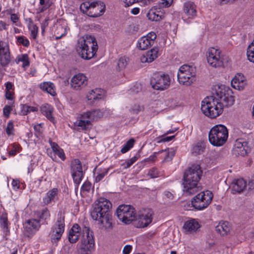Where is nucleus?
<instances>
[{"label":"nucleus","mask_w":254,"mask_h":254,"mask_svg":"<svg viewBox=\"0 0 254 254\" xmlns=\"http://www.w3.org/2000/svg\"><path fill=\"white\" fill-rule=\"evenodd\" d=\"M155 8L150 9L147 14L148 18L151 21H159L163 19V14H160L159 11H155Z\"/></svg>","instance_id":"obj_34"},{"label":"nucleus","mask_w":254,"mask_h":254,"mask_svg":"<svg viewBox=\"0 0 254 254\" xmlns=\"http://www.w3.org/2000/svg\"><path fill=\"white\" fill-rule=\"evenodd\" d=\"M184 13L188 17V19L183 17V19L185 22L189 23L190 22V19L193 18L196 16V10L195 6L193 2L191 1L186 2L184 4Z\"/></svg>","instance_id":"obj_20"},{"label":"nucleus","mask_w":254,"mask_h":254,"mask_svg":"<svg viewBox=\"0 0 254 254\" xmlns=\"http://www.w3.org/2000/svg\"><path fill=\"white\" fill-rule=\"evenodd\" d=\"M112 206L109 200L100 197L94 203L90 211L92 218L99 221L107 231H110L113 228L112 216L110 211Z\"/></svg>","instance_id":"obj_1"},{"label":"nucleus","mask_w":254,"mask_h":254,"mask_svg":"<svg viewBox=\"0 0 254 254\" xmlns=\"http://www.w3.org/2000/svg\"><path fill=\"white\" fill-rule=\"evenodd\" d=\"M183 185L184 186V191L188 194H192L199 190V186L198 184L194 183L189 178H183Z\"/></svg>","instance_id":"obj_22"},{"label":"nucleus","mask_w":254,"mask_h":254,"mask_svg":"<svg viewBox=\"0 0 254 254\" xmlns=\"http://www.w3.org/2000/svg\"><path fill=\"white\" fill-rule=\"evenodd\" d=\"M138 158L136 156H134L129 160H127L126 162V168H128L131 165H132L135 161H137Z\"/></svg>","instance_id":"obj_56"},{"label":"nucleus","mask_w":254,"mask_h":254,"mask_svg":"<svg viewBox=\"0 0 254 254\" xmlns=\"http://www.w3.org/2000/svg\"><path fill=\"white\" fill-rule=\"evenodd\" d=\"M205 148L202 144L197 143L193 146L192 153L195 155L200 154L203 152Z\"/></svg>","instance_id":"obj_43"},{"label":"nucleus","mask_w":254,"mask_h":254,"mask_svg":"<svg viewBox=\"0 0 254 254\" xmlns=\"http://www.w3.org/2000/svg\"><path fill=\"white\" fill-rule=\"evenodd\" d=\"M12 110V105H5L3 108V113L6 118H9V114Z\"/></svg>","instance_id":"obj_50"},{"label":"nucleus","mask_w":254,"mask_h":254,"mask_svg":"<svg viewBox=\"0 0 254 254\" xmlns=\"http://www.w3.org/2000/svg\"><path fill=\"white\" fill-rule=\"evenodd\" d=\"M220 102H222L224 106H230L234 104V97L228 93H225L222 91L216 92V96Z\"/></svg>","instance_id":"obj_28"},{"label":"nucleus","mask_w":254,"mask_h":254,"mask_svg":"<svg viewBox=\"0 0 254 254\" xmlns=\"http://www.w3.org/2000/svg\"><path fill=\"white\" fill-rule=\"evenodd\" d=\"M105 91L100 88H95L92 90L87 95L88 100L95 101L104 97Z\"/></svg>","instance_id":"obj_30"},{"label":"nucleus","mask_w":254,"mask_h":254,"mask_svg":"<svg viewBox=\"0 0 254 254\" xmlns=\"http://www.w3.org/2000/svg\"><path fill=\"white\" fill-rule=\"evenodd\" d=\"M152 41L148 40V39L145 36L141 37L138 41L137 46L141 50H145L150 47L153 44L151 43Z\"/></svg>","instance_id":"obj_35"},{"label":"nucleus","mask_w":254,"mask_h":254,"mask_svg":"<svg viewBox=\"0 0 254 254\" xmlns=\"http://www.w3.org/2000/svg\"><path fill=\"white\" fill-rule=\"evenodd\" d=\"M200 227L198 221L194 219H191L185 222L183 229L186 233L191 234L195 232Z\"/></svg>","instance_id":"obj_25"},{"label":"nucleus","mask_w":254,"mask_h":254,"mask_svg":"<svg viewBox=\"0 0 254 254\" xmlns=\"http://www.w3.org/2000/svg\"><path fill=\"white\" fill-rule=\"evenodd\" d=\"M228 137V130L223 125H216L212 127L208 134L210 143L214 146H221Z\"/></svg>","instance_id":"obj_5"},{"label":"nucleus","mask_w":254,"mask_h":254,"mask_svg":"<svg viewBox=\"0 0 254 254\" xmlns=\"http://www.w3.org/2000/svg\"><path fill=\"white\" fill-rule=\"evenodd\" d=\"M160 153H163L164 155V161L168 162L171 161L175 155V151L171 149L170 150H162L159 151Z\"/></svg>","instance_id":"obj_36"},{"label":"nucleus","mask_w":254,"mask_h":254,"mask_svg":"<svg viewBox=\"0 0 254 254\" xmlns=\"http://www.w3.org/2000/svg\"><path fill=\"white\" fill-rule=\"evenodd\" d=\"M17 42L22 44L25 47H28L29 46V42L27 39L24 38L23 36H19L17 37Z\"/></svg>","instance_id":"obj_51"},{"label":"nucleus","mask_w":254,"mask_h":254,"mask_svg":"<svg viewBox=\"0 0 254 254\" xmlns=\"http://www.w3.org/2000/svg\"><path fill=\"white\" fill-rule=\"evenodd\" d=\"M128 64V58L126 57H123L119 59L118 63V66L119 70L124 69Z\"/></svg>","instance_id":"obj_44"},{"label":"nucleus","mask_w":254,"mask_h":254,"mask_svg":"<svg viewBox=\"0 0 254 254\" xmlns=\"http://www.w3.org/2000/svg\"><path fill=\"white\" fill-rule=\"evenodd\" d=\"M11 146H12V149L9 151L8 154L9 156H15L19 148V145L16 143H14L11 144Z\"/></svg>","instance_id":"obj_52"},{"label":"nucleus","mask_w":254,"mask_h":254,"mask_svg":"<svg viewBox=\"0 0 254 254\" xmlns=\"http://www.w3.org/2000/svg\"><path fill=\"white\" fill-rule=\"evenodd\" d=\"M202 171L198 164H193L185 172L184 177L189 178L194 183L198 184Z\"/></svg>","instance_id":"obj_15"},{"label":"nucleus","mask_w":254,"mask_h":254,"mask_svg":"<svg viewBox=\"0 0 254 254\" xmlns=\"http://www.w3.org/2000/svg\"><path fill=\"white\" fill-rule=\"evenodd\" d=\"M213 196L212 193L209 190L201 192L192 198L191 204L196 210H203L211 203Z\"/></svg>","instance_id":"obj_9"},{"label":"nucleus","mask_w":254,"mask_h":254,"mask_svg":"<svg viewBox=\"0 0 254 254\" xmlns=\"http://www.w3.org/2000/svg\"><path fill=\"white\" fill-rule=\"evenodd\" d=\"M5 131L6 134L9 136L14 134V125L12 121H9L7 123Z\"/></svg>","instance_id":"obj_46"},{"label":"nucleus","mask_w":254,"mask_h":254,"mask_svg":"<svg viewBox=\"0 0 254 254\" xmlns=\"http://www.w3.org/2000/svg\"><path fill=\"white\" fill-rule=\"evenodd\" d=\"M247 55L248 60L254 63V39L247 48Z\"/></svg>","instance_id":"obj_38"},{"label":"nucleus","mask_w":254,"mask_h":254,"mask_svg":"<svg viewBox=\"0 0 254 254\" xmlns=\"http://www.w3.org/2000/svg\"><path fill=\"white\" fill-rule=\"evenodd\" d=\"M159 49L155 47L148 51L145 55L141 57L140 61L142 63H151L158 56Z\"/></svg>","instance_id":"obj_27"},{"label":"nucleus","mask_w":254,"mask_h":254,"mask_svg":"<svg viewBox=\"0 0 254 254\" xmlns=\"http://www.w3.org/2000/svg\"><path fill=\"white\" fill-rule=\"evenodd\" d=\"M246 182L243 179L235 180L232 185V190L234 193H240L244 190L246 187Z\"/></svg>","instance_id":"obj_32"},{"label":"nucleus","mask_w":254,"mask_h":254,"mask_svg":"<svg viewBox=\"0 0 254 254\" xmlns=\"http://www.w3.org/2000/svg\"><path fill=\"white\" fill-rule=\"evenodd\" d=\"M11 61L8 44L2 41H0V64L7 67Z\"/></svg>","instance_id":"obj_16"},{"label":"nucleus","mask_w":254,"mask_h":254,"mask_svg":"<svg viewBox=\"0 0 254 254\" xmlns=\"http://www.w3.org/2000/svg\"><path fill=\"white\" fill-rule=\"evenodd\" d=\"M81 235L82 237L80 243L78 247L93 251L95 244L94 236L93 232L88 226L83 227L81 231L80 226L77 224H74L69 230L68 240L71 243H75Z\"/></svg>","instance_id":"obj_2"},{"label":"nucleus","mask_w":254,"mask_h":254,"mask_svg":"<svg viewBox=\"0 0 254 254\" xmlns=\"http://www.w3.org/2000/svg\"><path fill=\"white\" fill-rule=\"evenodd\" d=\"M40 6L39 7L40 12H43L50 6L49 0H39Z\"/></svg>","instance_id":"obj_45"},{"label":"nucleus","mask_w":254,"mask_h":254,"mask_svg":"<svg viewBox=\"0 0 254 254\" xmlns=\"http://www.w3.org/2000/svg\"><path fill=\"white\" fill-rule=\"evenodd\" d=\"M153 211L150 209L144 210L141 214L136 217L135 221H138L136 227L144 228L147 227L152 221Z\"/></svg>","instance_id":"obj_19"},{"label":"nucleus","mask_w":254,"mask_h":254,"mask_svg":"<svg viewBox=\"0 0 254 254\" xmlns=\"http://www.w3.org/2000/svg\"><path fill=\"white\" fill-rule=\"evenodd\" d=\"M88 79L83 73L74 75L71 79L70 85L75 90H80L87 85Z\"/></svg>","instance_id":"obj_18"},{"label":"nucleus","mask_w":254,"mask_h":254,"mask_svg":"<svg viewBox=\"0 0 254 254\" xmlns=\"http://www.w3.org/2000/svg\"><path fill=\"white\" fill-rule=\"evenodd\" d=\"M146 38H147L149 41L150 40L152 41V43L154 44V41L156 38V35L155 33L154 32H150L146 36H145Z\"/></svg>","instance_id":"obj_57"},{"label":"nucleus","mask_w":254,"mask_h":254,"mask_svg":"<svg viewBox=\"0 0 254 254\" xmlns=\"http://www.w3.org/2000/svg\"><path fill=\"white\" fill-rule=\"evenodd\" d=\"M51 148L52 149L53 153H50V156L53 160H56V155H57L62 160H64L65 159V154L63 149L55 142H51L50 143Z\"/></svg>","instance_id":"obj_26"},{"label":"nucleus","mask_w":254,"mask_h":254,"mask_svg":"<svg viewBox=\"0 0 254 254\" xmlns=\"http://www.w3.org/2000/svg\"><path fill=\"white\" fill-rule=\"evenodd\" d=\"M39 87L42 90L47 92L53 96L56 94L55 90V86L54 84L51 82H44L41 83Z\"/></svg>","instance_id":"obj_33"},{"label":"nucleus","mask_w":254,"mask_h":254,"mask_svg":"<svg viewBox=\"0 0 254 254\" xmlns=\"http://www.w3.org/2000/svg\"><path fill=\"white\" fill-rule=\"evenodd\" d=\"M10 19H11V20L13 23H16L18 20V17L17 15L14 13L11 14Z\"/></svg>","instance_id":"obj_62"},{"label":"nucleus","mask_w":254,"mask_h":254,"mask_svg":"<svg viewBox=\"0 0 254 254\" xmlns=\"http://www.w3.org/2000/svg\"><path fill=\"white\" fill-rule=\"evenodd\" d=\"M195 68L188 64L181 66L178 72V79L180 84L190 85L195 80Z\"/></svg>","instance_id":"obj_7"},{"label":"nucleus","mask_w":254,"mask_h":254,"mask_svg":"<svg viewBox=\"0 0 254 254\" xmlns=\"http://www.w3.org/2000/svg\"><path fill=\"white\" fill-rule=\"evenodd\" d=\"M42 124H40L37 125H35L34 127V129L35 131L38 133H40L41 132V129H42Z\"/></svg>","instance_id":"obj_63"},{"label":"nucleus","mask_w":254,"mask_h":254,"mask_svg":"<svg viewBox=\"0 0 254 254\" xmlns=\"http://www.w3.org/2000/svg\"><path fill=\"white\" fill-rule=\"evenodd\" d=\"M14 93L11 91H6L5 92V98L7 100H11L13 99L12 96Z\"/></svg>","instance_id":"obj_60"},{"label":"nucleus","mask_w":254,"mask_h":254,"mask_svg":"<svg viewBox=\"0 0 254 254\" xmlns=\"http://www.w3.org/2000/svg\"><path fill=\"white\" fill-rule=\"evenodd\" d=\"M173 1V0H160L159 4L161 7H168L171 5Z\"/></svg>","instance_id":"obj_49"},{"label":"nucleus","mask_w":254,"mask_h":254,"mask_svg":"<svg viewBox=\"0 0 254 254\" xmlns=\"http://www.w3.org/2000/svg\"><path fill=\"white\" fill-rule=\"evenodd\" d=\"M50 216V212L48 209L46 208L42 210L39 216L41 219L46 220Z\"/></svg>","instance_id":"obj_47"},{"label":"nucleus","mask_w":254,"mask_h":254,"mask_svg":"<svg viewBox=\"0 0 254 254\" xmlns=\"http://www.w3.org/2000/svg\"><path fill=\"white\" fill-rule=\"evenodd\" d=\"M232 229V225L228 221H220L215 227L216 231L221 236L228 235Z\"/></svg>","instance_id":"obj_23"},{"label":"nucleus","mask_w":254,"mask_h":254,"mask_svg":"<svg viewBox=\"0 0 254 254\" xmlns=\"http://www.w3.org/2000/svg\"><path fill=\"white\" fill-rule=\"evenodd\" d=\"M148 175L152 178H154L158 176V172L156 168H153L149 171Z\"/></svg>","instance_id":"obj_55"},{"label":"nucleus","mask_w":254,"mask_h":254,"mask_svg":"<svg viewBox=\"0 0 254 254\" xmlns=\"http://www.w3.org/2000/svg\"><path fill=\"white\" fill-rule=\"evenodd\" d=\"M80 9L83 13L90 17H97L102 15L105 10V4L104 2L99 1L91 3L83 2L80 5Z\"/></svg>","instance_id":"obj_8"},{"label":"nucleus","mask_w":254,"mask_h":254,"mask_svg":"<svg viewBox=\"0 0 254 254\" xmlns=\"http://www.w3.org/2000/svg\"><path fill=\"white\" fill-rule=\"evenodd\" d=\"M132 110L133 113L137 114L141 111V108L138 105H134L132 108Z\"/></svg>","instance_id":"obj_61"},{"label":"nucleus","mask_w":254,"mask_h":254,"mask_svg":"<svg viewBox=\"0 0 254 254\" xmlns=\"http://www.w3.org/2000/svg\"><path fill=\"white\" fill-rule=\"evenodd\" d=\"M109 169H103L101 170H98L95 176V181L96 182H100L103 178L108 174ZM95 175L96 173H95Z\"/></svg>","instance_id":"obj_40"},{"label":"nucleus","mask_w":254,"mask_h":254,"mask_svg":"<svg viewBox=\"0 0 254 254\" xmlns=\"http://www.w3.org/2000/svg\"><path fill=\"white\" fill-rule=\"evenodd\" d=\"M31 31V36L34 39H36L38 33V27L36 25L32 24L29 27Z\"/></svg>","instance_id":"obj_48"},{"label":"nucleus","mask_w":254,"mask_h":254,"mask_svg":"<svg viewBox=\"0 0 254 254\" xmlns=\"http://www.w3.org/2000/svg\"><path fill=\"white\" fill-rule=\"evenodd\" d=\"M117 216L123 222L129 224L136 218L134 208L130 205H121L117 209Z\"/></svg>","instance_id":"obj_10"},{"label":"nucleus","mask_w":254,"mask_h":254,"mask_svg":"<svg viewBox=\"0 0 254 254\" xmlns=\"http://www.w3.org/2000/svg\"><path fill=\"white\" fill-rule=\"evenodd\" d=\"M21 112L23 115H26L31 112H36L38 111L36 107L30 106L26 104H21Z\"/></svg>","instance_id":"obj_39"},{"label":"nucleus","mask_w":254,"mask_h":254,"mask_svg":"<svg viewBox=\"0 0 254 254\" xmlns=\"http://www.w3.org/2000/svg\"><path fill=\"white\" fill-rule=\"evenodd\" d=\"M41 113L51 122L54 123L55 119L53 116L54 111L53 107L48 104H45L41 106L40 108Z\"/></svg>","instance_id":"obj_31"},{"label":"nucleus","mask_w":254,"mask_h":254,"mask_svg":"<svg viewBox=\"0 0 254 254\" xmlns=\"http://www.w3.org/2000/svg\"><path fill=\"white\" fill-rule=\"evenodd\" d=\"M71 176L77 187L82 180L83 173L81 163L78 159L72 160L70 164Z\"/></svg>","instance_id":"obj_14"},{"label":"nucleus","mask_w":254,"mask_h":254,"mask_svg":"<svg viewBox=\"0 0 254 254\" xmlns=\"http://www.w3.org/2000/svg\"><path fill=\"white\" fill-rule=\"evenodd\" d=\"M0 223L1 227H3L4 232L8 231V222L6 214L3 213L0 216Z\"/></svg>","instance_id":"obj_41"},{"label":"nucleus","mask_w":254,"mask_h":254,"mask_svg":"<svg viewBox=\"0 0 254 254\" xmlns=\"http://www.w3.org/2000/svg\"><path fill=\"white\" fill-rule=\"evenodd\" d=\"M59 190L57 188H53L49 190L43 197V203L48 205L52 202H55L58 199Z\"/></svg>","instance_id":"obj_29"},{"label":"nucleus","mask_w":254,"mask_h":254,"mask_svg":"<svg viewBox=\"0 0 254 254\" xmlns=\"http://www.w3.org/2000/svg\"><path fill=\"white\" fill-rule=\"evenodd\" d=\"M91 188V184L89 182H85L82 186L81 190L82 191L89 192Z\"/></svg>","instance_id":"obj_53"},{"label":"nucleus","mask_w":254,"mask_h":254,"mask_svg":"<svg viewBox=\"0 0 254 254\" xmlns=\"http://www.w3.org/2000/svg\"><path fill=\"white\" fill-rule=\"evenodd\" d=\"M40 227L39 221L35 219L28 220L24 224L25 231L29 234H34Z\"/></svg>","instance_id":"obj_24"},{"label":"nucleus","mask_w":254,"mask_h":254,"mask_svg":"<svg viewBox=\"0 0 254 254\" xmlns=\"http://www.w3.org/2000/svg\"><path fill=\"white\" fill-rule=\"evenodd\" d=\"M98 49L97 42L93 36L85 35L78 40L76 51L80 57L84 60H88L93 58Z\"/></svg>","instance_id":"obj_3"},{"label":"nucleus","mask_w":254,"mask_h":254,"mask_svg":"<svg viewBox=\"0 0 254 254\" xmlns=\"http://www.w3.org/2000/svg\"><path fill=\"white\" fill-rule=\"evenodd\" d=\"M135 140L133 138L129 139L124 145L121 151L122 153H125L131 148L134 145Z\"/></svg>","instance_id":"obj_42"},{"label":"nucleus","mask_w":254,"mask_h":254,"mask_svg":"<svg viewBox=\"0 0 254 254\" xmlns=\"http://www.w3.org/2000/svg\"><path fill=\"white\" fill-rule=\"evenodd\" d=\"M103 116V112L100 110L89 111L81 115L79 119L77 120L76 124L82 129L87 130L91 126V122L97 121Z\"/></svg>","instance_id":"obj_6"},{"label":"nucleus","mask_w":254,"mask_h":254,"mask_svg":"<svg viewBox=\"0 0 254 254\" xmlns=\"http://www.w3.org/2000/svg\"><path fill=\"white\" fill-rule=\"evenodd\" d=\"M64 215L60 211L58 215V218L56 222L52 228L50 235L52 242H56L59 241L64 231Z\"/></svg>","instance_id":"obj_11"},{"label":"nucleus","mask_w":254,"mask_h":254,"mask_svg":"<svg viewBox=\"0 0 254 254\" xmlns=\"http://www.w3.org/2000/svg\"><path fill=\"white\" fill-rule=\"evenodd\" d=\"M132 250V247L130 245H126L124 248L123 253L124 254H129Z\"/></svg>","instance_id":"obj_58"},{"label":"nucleus","mask_w":254,"mask_h":254,"mask_svg":"<svg viewBox=\"0 0 254 254\" xmlns=\"http://www.w3.org/2000/svg\"><path fill=\"white\" fill-rule=\"evenodd\" d=\"M12 186L13 189L15 190H17L19 188V182L17 180H13L12 182Z\"/></svg>","instance_id":"obj_59"},{"label":"nucleus","mask_w":254,"mask_h":254,"mask_svg":"<svg viewBox=\"0 0 254 254\" xmlns=\"http://www.w3.org/2000/svg\"><path fill=\"white\" fill-rule=\"evenodd\" d=\"M15 62L17 64L22 62L23 67L29 65V58L27 54H23L18 56L15 60Z\"/></svg>","instance_id":"obj_37"},{"label":"nucleus","mask_w":254,"mask_h":254,"mask_svg":"<svg viewBox=\"0 0 254 254\" xmlns=\"http://www.w3.org/2000/svg\"><path fill=\"white\" fill-rule=\"evenodd\" d=\"M93 251L77 247V254H91Z\"/></svg>","instance_id":"obj_54"},{"label":"nucleus","mask_w":254,"mask_h":254,"mask_svg":"<svg viewBox=\"0 0 254 254\" xmlns=\"http://www.w3.org/2000/svg\"><path fill=\"white\" fill-rule=\"evenodd\" d=\"M247 85V81L244 75L237 73L231 80L232 87L238 90H243Z\"/></svg>","instance_id":"obj_21"},{"label":"nucleus","mask_w":254,"mask_h":254,"mask_svg":"<svg viewBox=\"0 0 254 254\" xmlns=\"http://www.w3.org/2000/svg\"><path fill=\"white\" fill-rule=\"evenodd\" d=\"M6 29H7V27L5 22L2 20H0V31Z\"/></svg>","instance_id":"obj_64"},{"label":"nucleus","mask_w":254,"mask_h":254,"mask_svg":"<svg viewBox=\"0 0 254 254\" xmlns=\"http://www.w3.org/2000/svg\"><path fill=\"white\" fill-rule=\"evenodd\" d=\"M249 150L248 142L243 138H239L235 142L232 153L237 156H244L248 154Z\"/></svg>","instance_id":"obj_17"},{"label":"nucleus","mask_w":254,"mask_h":254,"mask_svg":"<svg viewBox=\"0 0 254 254\" xmlns=\"http://www.w3.org/2000/svg\"><path fill=\"white\" fill-rule=\"evenodd\" d=\"M224 105L214 96H207L201 102V110L203 114L211 119L219 116L223 112Z\"/></svg>","instance_id":"obj_4"},{"label":"nucleus","mask_w":254,"mask_h":254,"mask_svg":"<svg viewBox=\"0 0 254 254\" xmlns=\"http://www.w3.org/2000/svg\"><path fill=\"white\" fill-rule=\"evenodd\" d=\"M170 78L168 74H154L150 80V84L154 89L163 90L170 85Z\"/></svg>","instance_id":"obj_12"},{"label":"nucleus","mask_w":254,"mask_h":254,"mask_svg":"<svg viewBox=\"0 0 254 254\" xmlns=\"http://www.w3.org/2000/svg\"><path fill=\"white\" fill-rule=\"evenodd\" d=\"M221 52L214 48L208 49L207 60L208 64L214 67H219L224 65L223 58L220 56Z\"/></svg>","instance_id":"obj_13"}]
</instances>
